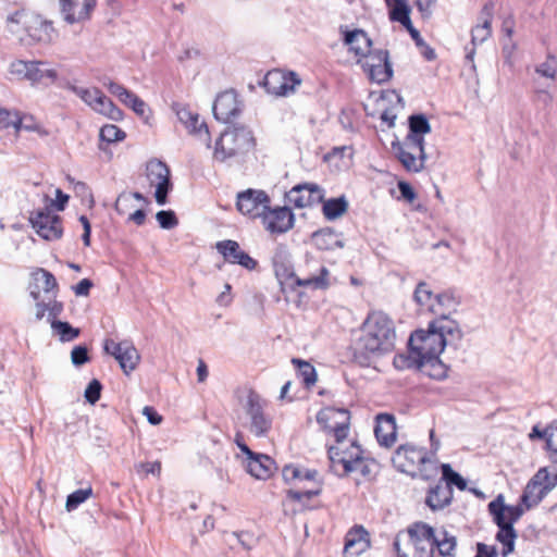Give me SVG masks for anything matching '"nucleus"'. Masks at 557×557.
Segmentation results:
<instances>
[{
    "instance_id": "obj_10",
    "label": "nucleus",
    "mask_w": 557,
    "mask_h": 557,
    "mask_svg": "<svg viewBox=\"0 0 557 557\" xmlns=\"http://www.w3.org/2000/svg\"><path fill=\"white\" fill-rule=\"evenodd\" d=\"M245 412L250 420L249 431L257 437H264L272 428V419L264 412L260 396L250 392L247 396Z\"/></svg>"
},
{
    "instance_id": "obj_49",
    "label": "nucleus",
    "mask_w": 557,
    "mask_h": 557,
    "mask_svg": "<svg viewBox=\"0 0 557 557\" xmlns=\"http://www.w3.org/2000/svg\"><path fill=\"white\" fill-rule=\"evenodd\" d=\"M92 494V488H79L67 495L65 508L67 511L76 509L81 504L87 500Z\"/></svg>"
},
{
    "instance_id": "obj_4",
    "label": "nucleus",
    "mask_w": 557,
    "mask_h": 557,
    "mask_svg": "<svg viewBox=\"0 0 557 557\" xmlns=\"http://www.w3.org/2000/svg\"><path fill=\"white\" fill-rule=\"evenodd\" d=\"M272 265L274 273L281 285H289L292 289L294 286H304L312 289H326L330 286L329 276L330 271L326 267L322 265L319 274L307 278H299L296 276L292 263V257L286 246L278 245L272 257Z\"/></svg>"
},
{
    "instance_id": "obj_22",
    "label": "nucleus",
    "mask_w": 557,
    "mask_h": 557,
    "mask_svg": "<svg viewBox=\"0 0 557 557\" xmlns=\"http://www.w3.org/2000/svg\"><path fill=\"white\" fill-rule=\"evenodd\" d=\"M453 496V488L438 481L428 490L425 505L433 511L442 510L451 504Z\"/></svg>"
},
{
    "instance_id": "obj_46",
    "label": "nucleus",
    "mask_w": 557,
    "mask_h": 557,
    "mask_svg": "<svg viewBox=\"0 0 557 557\" xmlns=\"http://www.w3.org/2000/svg\"><path fill=\"white\" fill-rule=\"evenodd\" d=\"M13 127L16 132L22 129V117L17 111L0 108V128Z\"/></svg>"
},
{
    "instance_id": "obj_64",
    "label": "nucleus",
    "mask_w": 557,
    "mask_h": 557,
    "mask_svg": "<svg viewBox=\"0 0 557 557\" xmlns=\"http://www.w3.org/2000/svg\"><path fill=\"white\" fill-rule=\"evenodd\" d=\"M497 549L494 545H487L482 542L475 544L474 557H497Z\"/></svg>"
},
{
    "instance_id": "obj_7",
    "label": "nucleus",
    "mask_w": 557,
    "mask_h": 557,
    "mask_svg": "<svg viewBox=\"0 0 557 557\" xmlns=\"http://www.w3.org/2000/svg\"><path fill=\"white\" fill-rule=\"evenodd\" d=\"M146 177L150 186L156 187L154 198L158 205L168 203V196L173 189L171 181V171L165 162L161 160H150L146 165Z\"/></svg>"
},
{
    "instance_id": "obj_28",
    "label": "nucleus",
    "mask_w": 557,
    "mask_h": 557,
    "mask_svg": "<svg viewBox=\"0 0 557 557\" xmlns=\"http://www.w3.org/2000/svg\"><path fill=\"white\" fill-rule=\"evenodd\" d=\"M322 213L329 221H334L345 214L348 210L349 203L345 195L339 197L330 198L321 202Z\"/></svg>"
},
{
    "instance_id": "obj_35",
    "label": "nucleus",
    "mask_w": 557,
    "mask_h": 557,
    "mask_svg": "<svg viewBox=\"0 0 557 557\" xmlns=\"http://www.w3.org/2000/svg\"><path fill=\"white\" fill-rule=\"evenodd\" d=\"M95 111L108 116L113 121H121L123 119V111L115 106V103L107 97L102 91L94 108Z\"/></svg>"
},
{
    "instance_id": "obj_50",
    "label": "nucleus",
    "mask_w": 557,
    "mask_h": 557,
    "mask_svg": "<svg viewBox=\"0 0 557 557\" xmlns=\"http://www.w3.org/2000/svg\"><path fill=\"white\" fill-rule=\"evenodd\" d=\"M186 128L193 133L198 134L200 138H202L207 143V147H210L211 143V136L208 128V125L203 121H199V114L196 113V120L188 122L186 125Z\"/></svg>"
},
{
    "instance_id": "obj_45",
    "label": "nucleus",
    "mask_w": 557,
    "mask_h": 557,
    "mask_svg": "<svg viewBox=\"0 0 557 557\" xmlns=\"http://www.w3.org/2000/svg\"><path fill=\"white\" fill-rule=\"evenodd\" d=\"M36 230V233L46 240H54L62 237L63 227L61 223H49V224H40L38 226H33Z\"/></svg>"
},
{
    "instance_id": "obj_23",
    "label": "nucleus",
    "mask_w": 557,
    "mask_h": 557,
    "mask_svg": "<svg viewBox=\"0 0 557 557\" xmlns=\"http://www.w3.org/2000/svg\"><path fill=\"white\" fill-rule=\"evenodd\" d=\"M369 533L362 525H355L345 536L344 554L350 556L360 555L369 545Z\"/></svg>"
},
{
    "instance_id": "obj_20",
    "label": "nucleus",
    "mask_w": 557,
    "mask_h": 557,
    "mask_svg": "<svg viewBox=\"0 0 557 557\" xmlns=\"http://www.w3.org/2000/svg\"><path fill=\"white\" fill-rule=\"evenodd\" d=\"M375 437L381 446L391 447L396 441V419L392 413H379L375 418Z\"/></svg>"
},
{
    "instance_id": "obj_1",
    "label": "nucleus",
    "mask_w": 557,
    "mask_h": 557,
    "mask_svg": "<svg viewBox=\"0 0 557 557\" xmlns=\"http://www.w3.org/2000/svg\"><path fill=\"white\" fill-rule=\"evenodd\" d=\"M463 333L459 323L447 314L429 322L428 330L414 331L408 342V356H398L394 359L396 368H430V376L443 379L446 376V367L441 361L440 355L446 346L455 349L460 345Z\"/></svg>"
},
{
    "instance_id": "obj_41",
    "label": "nucleus",
    "mask_w": 557,
    "mask_h": 557,
    "mask_svg": "<svg viewBox=\"0 0 557 557\" xmlns=\"http://www.w3.org/2000/svg\"><path fill=\"white\" fill-rule=\"evenodd\" d=\"M32 276L37 284L42 282V286H40V288H42L45 293H53V297H55V292L58 290V282L51 272L39 268L32 273Z\"/></svg>"
},
{
    "instance_id": "obj_52",
    "label": "nucleus",
    "mask_w": 557,
    "mask_h": 557,
    "mask_svg": "<svg viewBox=\"0 0 557 557\" xmlns=\"http://www.w3.org/2000/svg\"><path fill=\"white\" fill-rule=\"evenodd\" d=\"M70 89L74 91L78 97L82 98L89 107L92 109L95 108L98 98L101 94V90L98 88H83V87H76L71 86Z\"/></svg>"
},
{
    "instance_id": "obj_34",
    "label": "nucleus",
    "mask_w": 557,
    "mask_h": 557,
    "mask_svg": "<svg viewBox=\"0 0 557 557\" xmlns=\"http://www.w3.org/2000/svg\"><path fill=\"white\" fill-rule=\"evenodd\" d=\"M394 154L407 172L419 173L424 169L426 154H413L406 151Z\"/></svg>"
},
{
    "instance_id": "obj_43",
    "label": "nucleus",
    "mask_w": 557,
    "mask_h": 557,
    "mask_svg": "<svg viewBox=\"0 0 557 557\" xmlns=\"http://www.w3.org/2000/svg\"><path fill=\"white\" fill-rule=\"evenodd\" d=\"M377 63H391L389 54L387 50L384 49H370V52L367 55L357 59V64H359L364 72L368 71L367 64L376 65Z\"/></svg>"
},
{
    "instance_id": "obj_56",
    "label": "nucleus",
    "mask_w": 557,
    "mask_h": 557,
    "mask_svg": "<svg viewBox=\"0 0 557 557\" xmlns=\"http://www.w3.org/2000/svg\"><path fill=\"white\" fill-rule=\"evenodd\" d=\"M492 34V26L484 24H478L471 32V45L476 46L478 44L484 42Z\"/></svg>"
},
{
    "instance_id": "obj_59",
    "label": "nucleus",
    "mask_w": 557,
    "mask_h": 557,
    "mask_svg": "<svg viewBox=\"0 0 557 557\" xmlns=\"http://www.w3.org/2000/svg\"><path fill=\"white\" fill-rule=\"evenodd\" d=\"M90 356L88 348L85 345H77L71 351V361L75 367H82L89 362Z\"/></svg>"
},
{
    "instance_id": "obj_38",
    "label": "nucleus",
    "mask_w": 557,
    "mask_h": 557,
    "mask_svg": "<svg viewBox=\"0 0 557 557\" xmlns=\"http://www.w3.org/2000/svg\"><path fill=\"white\" fill-rule=\"evenodd\" d=\"M292 363L297 368V375L302 380L307 388L314 385L317 382V371L310 362L293 358Z\"/></svg>"
},
{
    "instance_id": "obj_30",
    "label": "nucleus",
    "mask_w": 557,
    "mask_h": 557,
    "mask_svg": "<svg viewBox=\"0 0 557 557\" xmlns=\"http://www.w3.org/2000/svg\"><path fill=\"white\" fill-rule=\"evenodd\" d=\"M116 360L122 371L128 375L138 366L140 356L136 347L131 342L125 341V345Z\"/></svg>"
},
{
    "instance_id": "obj_27",
    "label": "nucleus",
    "mask_w": 557,
    "mask_h": 557,
    "mask_svg": "<svg viewBox=\"0 0 557 557\" xmlns=\"http://www.w3.org/2000/svg\"><path fill=\"white\" fill-rule=\"evenodd\" d=\"M386 5L388 8V17L392 22H397L403 25L405 28L410 26V7L407 3V0H385Z\"/></svg>"
},
{
    "instance_id": "obj_9",
    "label": "nucleus",
    "mask_w": 557,
    "mask_h": 557,
    "mask_svg": "<svg viewBox=\"0 0 557 557\" xmlns=\"http://www.w3.org/2000/svg\"><path fill=\"white\" fill-rule=\"evenodd\" d=\"M350 413L345 408H325L317 414V422L324 429H330L338 445L347 437L349 431Z\"/></svg>"
},
{
    "instance_id": "obj_21",
    "label": "nucleus",
    "mask_w": 557,
    "mask_h": 557,
    "mask_svg": "<svg viewBox=\"0 0 557 557\" xmlns=\"http://www.w3.org/2000/svg\"><path fill=\"white\" fill-rule=\"evenodd\" d=\"M247 471L258 480L269 479L276 469L275 461L268 455L255 453L247 458Z\"/></svg>"
},
{
    "instance_id": "obj_48",
    "label": "nucleus",
    "mask_w": 557,
    "mask_h": 557,
    "mask_svg": "<svg viewBox=\"0 0 557 557\" xmlns=\"http://www.w3.org/2000/svg\"><path fill=\"white\" fill-rule=\"evenodd\" d=\"M29 222L32 226L49 223H61V216L58 214H52L49 209H40L30 213Z\"/></svg>"
},
{
    "instance_id": "obj_26",
    "label": "nucleus",
    "mask_w": 557,
    "mask_h": 557,
    "mask_svg": "<svg viewBox=\"0 0 557 557\" xmlns=\"http://www.w3.org/2000/svg\"><path fill=\"white\" fill-rule=\"evenodd\" d=\"M327 457L330 460V470L337 476H346L352 472L349 461L345 460L343 448L337 446H330L327 449Z\"/></svg>"
},
{
    "instance_id": "obj_51",
    "label": "nucleus",
    "mask_w": 557,
    "mask_h": 557,
    "mask_svg": "<svg viewBox=\"0 0 557 557\" xmlns=\"http://www.w3.org/2000/svg\"><path fill=\"white\" fill-rule=\"evenodd\" d=\"M345 460L349 461V466L352 468V472L357 470L358 463L361 462L363 450L357 442H352L349 447L343 449Z\"/></svg>"
},
{
    "instance_id": "obj_37",
    "label": "nucleus",
    "mask_w": 557,
    "mask_h": 557,
    "mask_svg": "<svg viewBox=\"0 0 557 557\" xmlns=\"http://www.w3.org/2000/svg\"><path fill=\"white\" fill-rule=\"evenodd\" d=\"M46 65L42 61H30L29 62V74L28 81L33 83L42 82L45 78H49L51 82L55 81L58 77V73L53 69H46Z\"/></svg>"
},
{
    "instance_id": "obj_16",
    "label": "nucleus",
    "mask_w": 557,
    "mask_h": 557,
    "mask_svg": "<svg viewBox=\"0 0 557 557\" xmlns=\"http://www.w3.org/2000/svg\"><path fill=\"white\" fill-rule=\"evenodd\" d=\"M96 0H60V12L63 20L72 25L90 18Z\"/></svg>"
},
{
    "instance_id": "obj_14",
    "label": "nucleus",
    "mask_w": 557,
    "mask_h": 557,
    "mask_svg": "<svg viewBox=\"0 0 557 557\" xmlns=\"http://www.w3.org/2000/svg\"><path fill=\"white\" fill-rule=\"evenodd\" d=\"M213 116L222 123H231L242 113V103L234 90L219 94L212 107Z\"/></svg>"
},
{
    "instance_id": "obj_6",
    "label": "nucleus",
    "mask_w": 557,
    "mask_h": 557,
    "mask_svg": "<svg viewBox=\"0 0 557 557\" xmlns=\"http://www.w3.org/2000/svg\"><path fill=\"white\" fill-rule=\"evenodd\" d=\"M557 484V473L550 474L546 467L540 468L528 482L521 502L528 508L536 506Z\"/></svg>"
},
{
    "instance_id": "obj_3",
    "label": "nucleus",
    "mask_w": 557,
    "mask_h": 557,
    "mask_svg": "<svg viewBox=\"0 0 557 557\" xmlns=\"http://www.w3.org/2000/svg\"><path fill=\"white\" fill-rule=\"evenodd\" d=\"M393 466L411 478L430 481L437 474V459L432 458L426 448L407 443L397 447L392 457Z\"/></svg>"
},
{
    "instance_id": "obj_61",
    "label": "nucleus",
    "mask_w": 557,
    "mask_h": 557,
    "mask_svg": "<svg viewBox=\"0 0 557 557\" xmlns=\"http://www.w3.org/2000/svg\"><path fill=\"white\" fill-rule=\"evenodd\" d=\"M283 85H286V96L295 91V88L301 84V78L296 72L284 71Z\"/></svg>"
},
{
    "instance_id": "obj_47",
    "label": "nucleus",
    "mask_w": 557,
    "mask_h": 557,
    "mask_svg": "<svg viewBox=\"0 0 557 557\" xmlns=\"http://www.w3.org/2000/svg\"><path fill=\"white\" fill-rule=\"evenodd\" d=\"M99 137L100 140L112 144L122 141L126 137V134L116 125L106 124L100 128Z\"/></svg>"
},
{
    "instance_id": "obj_60",
    "label": "nucleus",
    "mask_w": 557,
    "mask_h": 557,
    "mask_svg": "<svg viewBox=\"0 0 557 557\" xmlns=\"http://www.w3.org/2000/svg\"><path fill=\"white\" fill-rule=\"evenodd\" d=\"M321 492H322L321 486H319L315 490H308V491H304V492L295 491V490H288L286 492V496L290 500H294V502H297V503H302L305 498L306 499H311L314 496H319L321 494Z\"/></svg>"
},
{
    "instance_id": "obj_55",
    "label": "nucleus",
    "mask_w": 557,
    "mask_h": 557,
    "mask_svg": "<svg viewBox=\"0 0 557 557\" xmlns=\"http://www.w3.org/2000/svg\"><path fill=\"white\" fill-rule=\"evenodd\" d=\"M102 384L99 380H91L84 393L85 399L90 405H95L101 397Z\"/></svg>"
},
{
    "instance_id": "obj_62",
    "label": "nucleus",
    "mask_w": 557,
    "mask_h": 557,
    "mask_svg": "<svg viewBox=\"0 0 557 557\" xmlns=\"http://www.w3.org/2000/svg\"><path fill=\"white\" fill-rule=\"evenodd\" d=\"M29 62L30 61L16 60L11 63L10 72L14 75H17L21 78L28 79L29 67H30Z\"/></svg>"
},
{
    "instance_id": "obj_29",
    "label": "nucleus",
    "mask_w": 557,
    "mask_h": 557,
    "mask_svg": "<svg viewBox=\"0 0 557 557\" xmlns=\"http://www.w3.org/2000/svg\"><path fill=\"white\" fill-rule=\"evenodd\" d=\"M497 528L498 531L496 533V541L502 544V556L507 557L509 554H511L515 550V541L517 539V532L513 527H504L503 521L497 515Z\"/></svg>"
},
{
    "instance_id": "obj_39",
    "label": "nucleus",
    "mask_w": 557,
    "mask_h": 557,
    "mask_svg": "<svg viewBox=\"0 0 557 557\" xmlns=\"http://www.w3.org/2000/svg\"><path fill=\"white\" fill-rule=\"evenodd\" d=\"M51 329L61 342H72L79 336L81 330L61 320H51Z\"/></svg>"
},
{
    "instance_id": "obj_2",
    "label": "nucleus",
    "mask_w": 557,
    "mask_h": 557,
    "mask_svg": "<svg viewBox=\"0 0 557 557\" xmlns=\"http://www.w3.org/2000/svg\"><path fill=\"white\" fill-rule=\"evenodd\" d=\"M395 342L393 320L382 311L371 312L363 321L361 336L352 348L354 360L361 367H368L372 358L392 352Z\"/></svg>"
},
{
    "instance_id": "obj_5",
    "label": "nucleus",
    "mask_w": 557,
    "mask_h": 557,
    "mask_svg": "<svg viewBox=\"0 0 557 557\" xmlns=\"http://www.w3.org/2000/svg\"><path fill=\"white\" fill-rule=\"evenodd\" d=\"M256 147L252 131L244 125L227 127L215 140L213 159L225 163L231 159L247 154Z\"/></svg>"
},
{
    "instance_id": "obj_44",
    "label": "nucleus",
    "mask_w": 557,
    "mask_h": 557,
    "mask_svg": "<svg viewBox=\"0 0 557 557\" xmlns=\"http://www.w3.org/2000/svg\"><path fill=\"white\" fill-rule=\"evenodd\" d=\"M125 106L129 107L138 116H140L146 123L149 120V109L144 100H141L136 94L129 91V97H125L122 101Z\"/></svg>"
},
{
    "instance_id": "obj_33",
    "label": "nucleus",
    "mask_w": 557,
    "mask_h": 557,
    "mask_svg": "<svg viewBox=\"0 0 557 557\" xmlns=\"http://www.w3.org/2000/svg\"><path fill=\"white\" fill-rule=\"evenodd\" d=\"M425 140L417 139L409 136H406L403 141H393L392 149L394 153L398 152H410L413 154H426L425 153Z\"/></svg>"
},
{
    "instance_id": "obj_19",
    "label": "nucleus",
    "mask_w": 557,
    "mask_h": 557,
    "mask_svg": "<svg viewBox=\"0 0 557 557\" xmlns=\"http://www.w3.org/2000/svg\"><path fill=\"white\" fill-rule=\"evenodd\" d=\"M343 34V42L348 46L349 51L354 52L357 59H360L370 52L372 40L367 32L361 28L348 29L341 27Z\"/></svg>"
},
{
    "instance_id": "obj_8",
    "label": "nucleus",
    "mask_w": 557,
    "mask_h": 557,
    "mask_svg": "<svg viewBox=\"0 0 557 557\" xmlns=\"http://www.w3.org/2000/svg\"><path fill=\"white\" fill-rule=\"evenodd\" d=\"M408 544L412 547L409 557H435L433 547V527L419 521L407 530Z\"/></svg>"
},
{
    "instance_id": "obj_12",
    "label": "nucleus",
    "mask_w": 557,
    "mask_h": 557,
    "mask_svg": "<svg viewBox=\"0 0 557 557\" xmlns=\"http://www.w3.org/2000/svg\"><path fill=\"white\" fill-rule=\"evenodd\" d=\"M270 202V197L264 190L249 188L238 193L236 208L245 215L262 219Z\"/></svg>"
},
{
    "instance_id": "obj_54",
    "label": "nucleus",
    "mask_w": 557,
    "mask_h": 557,
    "mask_svg": "<svg viewBox=\"0 0 557 557\" xmlns=\"http://www.w3.org/2000/svg\"><path fill=\"white\" fill-rule=\"evenodd\" d=\"M434 299L438 306L447 310H456L457 306L460 304V300L456 297L453 290H445L443 293L436 294Z\"/></svg>"
},
{
    "instance_id": "obj_17",
    "label": "nucleus",
    "mask_w": 557,
    "mask_h": 557,
    "mask_svg": "<svg viewBox=\"0 0 557 557\" xmlns=\"http://www.w3.org/2000/svg\"><path fill=\"white\" fill-rule=\"evenodd\" d=\"M487 509L495 524H497V515H499L503 525L507 528L513 527L524 512L521 505H505L503 494L490 502Z\"/></svg>"
},
{
    "instance_id": "obj_36",
    "label": "nucleus",
    "mask_w": 557,
    "mask_h": 557,
    "mask_svg": "<svg viewBox=\"0 0 557 557\" xmlns=\"http://www.w3.org/2000/svg\"><path fill=\"white\" fill-rule=\"evenodd\" d=\"M441 470L442 478L440 481L443 482L444 485H447L449 488L456 486L459 491H465L467 488L466 479L455 471L449 463H442Z\"/></svg>"
},
{
    "instance_id": "obj_63",
    "label": "nucleus",
    "mask_w": 557,
    "mask_h": 557,
    "mask_svg": "<svg viewBox=\"0 0 557 557\" xmlns=\"http://www.w3.org/2000/svg\"><path fill=\"white\" fill-rule=\"evenodd\" d=\"M103 86L107 87L110 94L117 97L121 102L125 100V97H129L131 90L126 89L123 85L119 83L109 81L108 83H103Z\"/></svg>"
},
{
    "instance_id": "obj_58",
    "label": "nucleus",
    "mask_w": 557,
    "mask_h": 557,
    "mask_svg": "<svg viewBox=\"0 0 557 557\" xmlns=\"http://www.w3.org/2000/svg\"><path fill=\"white\" fill-rule=\"evenodd\" d=\"M132 198H135L139 201L148 202V199L139 191L134 193H122L119 195L114 208L120 214H124L123 206H126Z\"/></svg>"
},
{
    "instance_id": "obj_57",
    "label": "nucleus",
    "mask_w": 557,
    "mask_h": 557,
    "mask_svg": "<svg viewBox=\"0 0 557 557\" xmlns=\"http://www.w3.org/2000/svg\"><path fill=\"white\" fill-rule=\"evenodd\" d=\"M535 72L544 78H549L554 81L557 74V65L555 64V58L548 54V61L537 65Z\"/></svg>"
},
{
    "instance_id": "obj_13",
    "label": "nucleus",
    "mask_w": 557,
    "mask_h": 557,
    "mask_svg": "<svg viewBox=\"0 0 557 557\" xmlns=\"http://www.w3.org/2000/svg\"><path fill=\"white\" fill-rule=\"evenodd\" d=\"M261 222L271 234H284L294 227L295 214L286 206L272 209L268 205V209L262 214Z\"/></svg>"
},
{
    "instance_id": "obj_40",
    "label": "nucleus",
    "mask_w": 557,
    "mask_h": 557,
    "mask_svg": "<svg viewBox=\"0 0 557 557\" xmlns=\"http://www.w3.org/2000/svg\"><path fill=\"white\" fill-rule=\"evenodd\" d=\"M368 71L366 72L370 81L377 84L387 83L393 77L392 63H377L376 65L367 64Z\"/></svg>"
},
{
    "instance_id": "obj_15",
    "label": "nucleus",
    "mask_w": 557,
    "mask_h": 557,
    "mask_svg": "<svg viewBox=\"0 0 557 557\" xmlns=\"http://www.w3.org/2000/svg\"><path fill=\"white\" fill-rule=\"evenodd\" d=\"M24 29L33 41L39 44L49 45L58 37L52 22L35 13L26 16Z\"/></svg>"
},
{
    "instance_id": "obj_42",
    "label": "nucleus",
    "mask_w": 557,
    "mask_h": 557,
    "mask_svg": "<svg viewBox=\"0 0 557 557\" xmlns=\"http://www.w3.org/2000/svg\"><path fill=\"white\" fill-rule=\"evenodd\" d=\"M434 294L426 282H419L413 292V299L420 306H426L431 311L436 312L432 304Z\"/></svg>"
},
{
    "instance_id": "obj_53",
    "label": "nucleus",
    "mask_w": 557,
    "mask_h": 557,
    "mask_svg": "<svg viewBox=\"0 0 557 557\" xmlns=\"http://www.w3.org/2000/svg\"><path fill=\"white\" fill-rule=\"evenodd\" d=\"M156 220L163 230H172L178 225V219L173 210H160L156 214Z\"/></svg>"
},
{
    "instance_id": "obj_11",
    "label": "nucleus",
    "mask_w": 557,
    "mask_h": 557,
    "mask_svg": "<svg viewBox=\"0 0 557 557\" xmlns=\"http://www.w3.org/2000/svg\"><path fill=\"white\" fill-rule=\"evenodd\" d=\"M325 190L315 183H301L285 194L286 202L296 208L312 207L323 201Z\"/></svg>"
},
{
    "instance_id": "obj_25",
    "label": "nucleus",
    "mask_w": 557,
    "mask_h": 557,
    "mask_svg": "<svg viewBox=\"0 0 557 557\" xmlns=\"http://www.w3.org/2000/svg\"><path fill=\"white\" fill-rule=\"evenodd\" d=\"M311 239L320 250H334L345 246L342 234L332 227H323L313 232Z\"/></svg>"
},
{
    "instance_id": "obj_31",
    "label": "nucleus",
    "mask_w": 557,
    "mask_h": 557,
    "mask_svg": "<svg viewBox=\"0 0 557 557\" xmlns=\"http://www.w3.org/2000/svg\"><path fill=\"white\" fill-rule=\"evenodd\" d=\"M431 132V124L423 113H414L408 117V134L406 136L424 139V135Z\"/></svg>"
},
{
    "instance_id": "obj_24",
    "label": "nucleus",
    "mask_w": 557,
    "mask_h": 557,
    "mask_svg": "<svg viewBox=\"0 0 557 557\" xmlns=\"http://www.w3.org/2000/svg\"><path fill=\"white\" fill-rule=\"evenodd\" d=\"M433 547L438 557H456L457 537L445 528L438 531L433 528Z\"/></svg>"
},
{
    "instance_id": "obj_18",
    "label": "nucleus",
    "mask_w": 557,
    "mask_h": 557,
    "mask_svg": "<svg viewBox=\"0 0 557 557\" xmlns=\"http://www.w3.org/2000/svg\"><path fill=\"white\" fill-rule=\"evenodd\" d=\"M216 250L231 263L239 264L247 270H255L258 262L246 251L242 250L239 244L232 239H225L216 243Z\"/></svg>"
},
{
    "instance_id": "obj_32",
    "label": "nucleus",
    "mask_w": 557,
    "mask_h": 557,
    "mask_svg": "<svg viewBox=\"0 0 557 557\" xmlns=\"http://www.w3.org/2000/svg\"><path fill=\"white\" fill-rule=\"evenodd\" d=\"M284 79L283 70L269 71L263 78V87L268 94L286 96V85H283Z\"/></svg>"
}]
</instances>
